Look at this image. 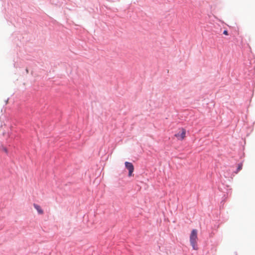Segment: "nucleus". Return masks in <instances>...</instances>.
I'll return each mask as SVG.
<instances>
[{
  "mask_svg": "<svg viewBox=\"0 0 255 255\" xmlns=\"http://www.w3.org/2000/svg\"><path fill=\"white\" fill-rule=\"evenodd\" d=\"M198 232L196 229H193L192 230L190 235V244L192 247V248L194 250H198L197 247V237Z\"/></svg>",
  "mask_w": 255,
  "mask_h": 255,
  "instance_id": "1",
  "label": "nucleus"
},
{
  "mask_svg": "<svg viewBox=\"0 0 255 255\" xmlns=\"http://www.w3.org/2000/svg\"><path fill=\"white\" fill-rule=\"evenodd\" d=\"M174 136L180 140H183L186 137V130L183 128L179 129L178 133L175 134Z\"/></svg>",
  "mask_w": 255,
  "mask_h": 255,
  "instance_id": "2",
  "label": "nucleus"
},
{
  "mask_svg": "<svg viewBox=\"0 0 255 255\" xmlns=\"http://www.w3.org/2000/svg\"><path fill=\"white\" fill-rule=\"evenodd\" d=\"M125 166L128 170V176L131 177L133 175L132 173L134 170V166L131 162L126 161L125 162Z\"/></svg>",
  "mask_w": 255,
  "mask_h": 255,
  "instance_id": "3",
  "label": "nucleus"
},
{
  "mask_svg": "<svg viewBox=\"0 0 255 255\" xmlns=\"http://www.w3.org/2000/svg\"><path fill=\"white\" fill-rule=\"evenodd\" d=\"M33 206L34 208L37 210L39 214L42 215L44 213L43 210L41 209L39 205L36 204H33Z\"/></svg>",
  "mask_w": 255,
  "mask_h": 255,
  "instance_id": "4",
  "label": "nucleus"
},
{
  "mask_svg": "<svg viewBox=\"0 0 255 255\" xmlns=\"http://www.w3.org/2000/svg\"><path fill=\"white\" fill-rule=\"evenodd\" d=\"M242 167H243L242 163H240L238 165V167L237 168V171L236 172V173H237L240 170H241L242 169Z\"/></svg>",
  "mask_w": 255,
  "mask_h": 255,
  "instance_id": "5",
  "label": "nucleus"
},
{
  "mask_svg": "<svg viewBox=\"0 0 255 255\" xmlns=\"http://www.w3.org/2000/svg\"><path fill=\"white\" fill-rule=\"evenodd\" d=\"M223 34L226 35H228V32L227 30H224V32H223Z\"/></svg>",
  "mask_w": 255,
  "mask_h": 255,
  "instance_id": "6",
  "label": "nucleus"
}]
</instances>
